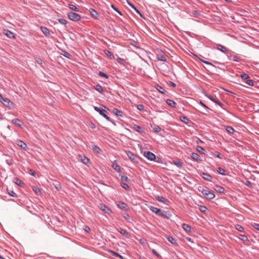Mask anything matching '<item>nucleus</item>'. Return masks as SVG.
I'll return each mask as SVG.
<instances>
[{"label":"nucleus","mask_w":259,"mask_h":259,"mask_svg":"<svg viewBox=\"0 0 259 259\" xmlns=\"http://www.w3.org/2000/svg\"><path fill=\"white\" fill-rule=\"evenodd\" d=\"M199 191H201L202 194L207 199L211 200L214 198L215 195L213 191H210L208 189H203L202 190L199 189Z\"/></svg>","instance_id":"f257e3e1"},{"label":"nucleus","mask_w":259,"mask_h":259,"mask_svg":"<svg viewBox=\"0 0 259 259\" xmlns=\"http://www.w3.org/2000/svg\"><path fill=\"white\" fill-rule=\"evenodd\" d=\"M125 153L129 158V159L131 160V161L134 163H139V157L138 156L135 155L132 152L130 151H125Z\"/></svg>","instance_id":"f03ea898"},{"label":"nucleus","mask_w":259,"mask_h":259,"mask_svg":"<svg viewBox=\"0 0 259 259\" xmlns=\"http://www.w3.org/2000/svg\"><path fill=\"white\" fill-rule=\"evenodd\" d=\"M67 16L69 19L73 21H78L81 19V16L73 12H69L67 13Z\"/></svg>","instance_id":"7ed1b4c3"},{"label":"nucleus","mask_w":259,"mask_h":259,"mask_svg":"<svg viewBox=\"0 0 259 259\" xmlns=\"http://www.w3.org/2000/svg\"><path fill=\"white\" fill-rule=\"evenodd\" d=\"M94 109L95 111L98 112L101 115H102L103 117H104L106 119H107L108 121L113 122L111 119L107 116L106 114L104 113V111H105V110L101 109L99 107L97 106H94Z\"/></svg>","instance_id":"20e7f679"},{"label":"nucleus","mask_w":259,"mask_h":259,"mask_svg":"<svg viewBox=\"0 0 259 259\" xmlns=\"http://www.w3.org/2000/svg\"><path fill=\"white\" fill-rule=\"evenodd\" d=\"M144 156L148 160L150 161H155L156 159L155 155L151 152L147 151L144 153Z\"/></svg>","instance_id":"39448f33"},{"label":"nucleus","mask_w":259,"mask_h":259,"mask_svg":"<svg viewBox=\"0 0 259 259\" xmlns=\"http://www.w3.org/2000/svg\"><path fill=\"white\" fill-rule=\"evenodd\" d=\"M159 217H163L164 218H166L167 219H169L171 216V214L168 211H164L160 210V212L159 213Z\"/></svg>","instance_id":"423d86ee"},{"label":"nucleus","mask_w":259,"mask_h":259,"mask_svg":"<svg viewBox=\"0 0 259 259\" xmlns=\"http://www.w3.org/2000/svg\"><path fill=\"white\" fill-rule=\"evenodd\" d=\"M206 97H207L209 100L212 101L213 102L215 103L217 105H218L219 106L222 107L223 106V103H222L218 99H217L216 98L213 97L212 96L208 94L205 95Z\"/></svg>","instance_id":"0eeeda50"},{"label":"nucleus","mask_w":259,"mask_h":259,"mask_svg":"<svg viewBox=\"0 0 259 259\" xmlns=\"http://www.w3.org/2000/svg\"><path fill=\"white\" fill-rule=\"evenodd\" d=\"M1 102L6 107H10L13 105V103L8 98H7L3 97L2 100H1Z\"/></svg>","instance_id":"6e6552de"},{"label":"nucleus","mask_w":259,"mask_h":259,"mask_svg":"<svg viewBox=\"0 0 259 259\" xmlns=\"http://www.w3.org/2000/svg\"><path fill=\"white\" fill-rule=\"evenodd\" d=\"M117 205L119 208L123 210H127L128 209V207L127 205L122 201H119L117 203Z\"/></svg>","instance_id":"1a4fd4ad"},{"label":"nucleus","mask_w":259,"mask_h":259,"mask_svg":"<svg viewBox=\"0 0 259 259\" xmlns=\"http://www.w3.org/2000/svg\"><path fill=\"white\" fill-rule=\"evenodd\" d=\"M99 207L101 210H102L106 213L109 214L111 212V209L108 207L106 205H105L104 204H100L99 205Z\"/></svg>","instance_id":"9d476101"},{"label":"nucleus","mask_w":259,"mask_h":259,"mask_svg":"<svg viewBox=\"0 0 259 259\" xmlns=\"http://www.w3.org/2000/svg\"><path fill=\"white\" fill-rule=\"evenodd\" d=\"M4 33L9 38L12 39L15 38V35L14 33L9 30L4 29Z\"/></svg>","instance_id":"9b49d317"},{"label":"nucleus","mask_w":259,"mask_h":259,"mask_svg":"<svg viewBox=\"0 0 259 259\" xmlns=\"http://www.w3.org/2000/svg\"><path fill=\"white\" fill-rule=\"evenodd\" d=\"M201 176L206 181L211 182L212 181V177L210 175L205 172H202L201 174Z\"/></svg>","instance_id":"f8f14e48"},{"label":"nucleus","mask_w":259,"mask_h":259,"mask_svg":"<svg viewBox=\"0 0 259 259\" xmlns=\"http://www.w3.org/2000/svg\"><path fill=\"white\" fill-rule=\"evenodd\" d=\"M17 145L24 150H26L27 149L26 144L21 140H18L17 141Z\"/></svg>","instance_id":"ddd939ff"},{"label":"nucleus","mask_w":259,"mask_h":259,"mask_svg":"<svg viewBox=\"0 0 259 259\" xmlns=\"http://www.w3.org/2000/svg\"><path fill=\"white\" fill-rule=\"evenodd\" d=\"M40 29L46 36H49L50 34L49 29L45 26H41Z\"/></svg>","instance_id":"4468645a"},{"label":"nucleus","mask_w":259,"mask_h":259,"mask_svg":"<svg viewBox=\"0 0 259 259\" xmlns=\"http://www.w3.org/2000/svg\"><path fill=\"white\" fill-rule=\"evenodd\" d=\"M213 189L216 191L217 192L221 193V194H224L225 193V189L224 187L219 186V185H215L214 186Z\"/></svg>","instance_id":"2eb2a0df"},{"label":"nucleus","mask_w":259,"mask_h":259,"mask_svg":"<svg viewBox=\"0 0 259 259\" xmlns=\"http://www.w3.org/2000/svg\"><path fill=\"white\" fill-rule=\"evenodd\" d=\"M89 12L92 16L95 19H98L99 17L98 13L94 9L91 8Z\"/></svg>","instance_id":"dca6fc26"},{"label":"nucleus","mask_w":259,"mask_h":259,"mask_svg":"<svg viewBox=\"0 0 259 259\" xmlns=\"http://www.w3.org/2000/svg\"><path fill=\"white\" fill-rule=\"evenodd\" d=\"M156 199L159 202H162L163 203L165 204H167V203L169 202V201L165 199L164 197H163L162 196H155Z\"/></svg>","instance_id":"f3484780"},{"label":"nucleus","mask_w":259,"mask_h":259,"mask_svg":"<svg viewBox=\"0 0 259 259\" xmlns=\"http://www.w3.org/2000/svg\"><path fill=\"white\" fill-rule=\"evenodd\" d=\"M166 239L167 240L170 242L172 245L176 246H178V244L177 242V240L176 239H175L174 238H173L172 236H168L166 237Z\"/></svg>","instance_id":"a211bd4d"},{"label":"nucleus","mask_w":259,"mask_h":259,"mask_svg":"<svg viewBox=\"0 0 259 259\" xmlns=\"http://www.w3.org/2000/svg\"><path fill=\"white\" fill-rule=\"evenodd\" d=\"M12 122L18 127H21L23 124L22 121L18 118L12 119Z\"/></svg>","instance_id":"6ab92c4d"},{"label":"nucleus","mask_w":259,"mask_h":259,"mask_svg":"<svg viewBox=\"0 0 259 259\" xmlns=\"http://www.w3.org/2000/svg\"><path fill=\"white\" fill-rule=\"evenodd\" d=\"M191 157L194 160L197 162L201 161L199 155L196 153L193 152L191 155Z\"/></svg>","instance_id":"aec40b11"},{"label":"nucleus","mask_w":259,"mask_h":259,"mask_svg":"<svg viewBox=\"0 0 259 259\" xmlns=\"http://www.w3.org/2000/svg\"><path fill=\"white\" fill-rule=\"evenodd\" d=\"M149 209L153 213L156 214V215H158L159 213L160 212V209L157 208L153 206H150L149 207Z\"/></svg>","instance_id":"412c9836"},{"label":"nucleus","mask_w":259,"mask_h":259,"mask_svg":"<svg viewBox=\"0 0 259 259\" xmlns=\"http://www.w3.org/2000/svg\"><path fill=\"white\" fill-rule=\"evenodd\" d=\"M117 231L120 234H121L123 236H124L127 238L129 237L130 234H129L128 232L127 231H126L125 230L123 229L122 228H119L117 229Z\"/></svg>","instance_id":"4be33fe9"},{"label":"nucleus","mask_w":259,"mask_h":259,"mask_svg":"<svg viewBox=\"0 0 259 259\" xmlns=\"http://www.w3.org/2000/svg\"><path fill=\"white\" fill-rule=\"evenodd\" d=\"M217 49L224 53H227L228 52L227 49L221 44L217 45Z\"/></svg>","instance_id":"5701e85b"},{"label":"nucleus","mask_w":259,"mask_h":259,"mask_svg":"<svg viewBox=\"0 0 259 259\" xmlns=\"http://www.w3.org/2000/svg\"><path fill=\"white\" fill-rule=\"evenodd\" d=\"M104 53L110 59H114L115 57L113 53H112L110 51L107 50H105L104 51Z\"/></svg>","instance_id":"b1692460"},{"label":"nucleus","mask_w":259,"mask_h":259,"mask_svg":"<svg viewBox=\"0 0 259 259\" xmlns=\"http://www.w3.org/2000/svg\"><path fill=\"white\" fill-rule=\"evenodd\" d=\"M166 103L167 105H168L169 106H170L171 107H176V103L174 101H173L171 99H167L166 100Z\"/></svg>","instance_id":"393cba45"},{"label":"nucleus","mask_w":259,"mask_h":259,"mask_svg":"<svg viewBox=\"0 0 259 259\" xmlns=\"http://www.w3.org/2000/svg\"><path fill=\"white\" fill-rule=\"evenodd\" d=\"M95 89L101 94L104 93V90L103 87L99 84L96 85L94 87Z\"/></svg>","instance_id":"a878e982"},{"label":"nucleus","mask_w":259,"mask_h":259,"mask_svg":"<svg viewBox=\"0 0 259 259\" xmlns=\"http://www.w3.org/2000/svg\"><path fill=\"white\" fill-rule=\"evenodd\" d=\"M182 228L186 232H190L191 230V227L188 224H182Z\"/></svg>","instance_id":"bb28decb"},{"label":"nucleus","mask_w":259,"mask_h":259,"mask_svg":"<svg viewBox=\"0 0 259 259\" xmlns=\"http://www.w3.org/2000/svg\"><path fill=\"white\" fill-rule=\"evenodd\" d=\"M172 163L178 167L181 168L183 166V162L180 160H173Z\"/></svg>","instance_id":"cd10ccee"},{"label":"nucleus","mask_w":259,"mask_h":259,"mask_svg":"<svg viewBox=\"0 0 259 259\" xmlns=\"http://www.w3.org/2000/svg\"><path fill=\"white\" fill-rule=\"evenodd\" d=\"M156 89L157 91H158L160 93L165 95L166 93V91L164 90V89L159 85H157L156 87Z\"/></svg>","instance_id":"c85d7f7f"},{"label":"nucleus","mask_w":259,"mask_h":259,"mask_svg":"<svg viewBox=\"0 0 259 259\" xmlns=\"http://www.w3.org/2000/svg\"><path fill=\"white\" fill-rule=\"evenodd\" d=\"M113 113L115 115H116L117 116H120V117L123 116V112L121 111H120L116 108H114L113 109Z\"/></svg>","instance_id":"c756f323"},{"label":"nucleus","mask_w":259,"mask_h":259,"mask_svg":"<svg viewBox=\"0 0 259 259\" xmlns=\"http://www.w3.org/2000/svg\"><path fill=\"white\" fill-rule=\"evenodd\" d=\"M92 150H93V151L97 153V154H99L100 153L101 151V149L97 145H93L92 146Z\"/></svg>","instance_id":"7c9ffc66"},{"label":"nucleus","mask_w":259,"mask_h":259,"mask_svg":"<svg viewBox=\"0 0 259 259\" xmlns=\"http://www.w3.org/2000/svg\"><path fill=\"white\" fill-rule=\"evenodd\" d=\"M14 182L16 185H17L19 186L22 187V186L24 185V183L18 178H15Z\"/></svg>","instance_id":"2f4dec72"},{"label":"nucleus","mask_w":259,"mask_h":259,"mask_svg":"<svg viewBox=\"0 0 259 259\" xmlns=\"http://www.w3.org/2000/svg\"><path fill=\"white\" fill-rule=\"evenodd\" d=\"M156 58L157 60L161 61H163V62L166 61V58L165 56L163 55H157Z\"/></svg>","instance_id":"473e14b6"},{"label":"nucleus","mask_w":259,"mask_h":259,"mask_svg":"<svg viewBox=\"0 0 259 259\" xmlns=\"http://www.w3.org/2000/svg\"><path fill=\"white\" fill-rule=\"evenodd\" d=\"M120 186H121V187L122 188H123L125 190L128 191V190H131L130 187H129V186L126 183L121 182L120 183Z\"/></svg>","instance_id":"72a5a7b5"},{"label":"nucleus","mask_w":259,"mask_h":259,"mask_svg":"<svg viewBox=\"0 0 259 259\" xmlns=\"http://www.w3.org/2000/svg\"><path fill=\"white\" fill-rule=\"evenodd\" d=\"M133 129L139 133H142L143 132L141 127L138 125H134Z\"/></svg>","instance_id":"f704fd0d"},{"label":"nucleus","mask_w":259,"mask_h":259,"mask_svg":"<svg viewBox=\"0 0 259 259\" xmlns=\"http://www.w3.org/2000/svg\"><path fill=\"white\" fill-rule=\"evenodd\" d=\"M180 119L181 120V121L185 123H188L189 121L188 117L184 115L180 116Z\"/></svg>","instance_id":"c9c22d12"},{"label":"nucleus","mask_w":259,"mask_h":259,"mask_svg":"<svg viewBox=\"0 0 259 259\" xmlns=\"http://www.w3.org/2000/svg\"><path fill=\"white\" fill-rule=\"evenodd\" d=\"M217 171L222 176H226V171L225 170L221 167H219L217 169Z\"/></svg>","instance_id":"e433bc0d"},{"label":"nucleus","mask_w":259,"mask_h":259,"mask_svg":"<svg viewBox=\"0 0 259 259\" xmlns=\"http://www.w3.org/2000/svg\"><path fill=\"white\" fill-rule=\"evenodd\" d=\"M199 209L201 212L204 213H205L208 210L207 208L204 205H199Z\"/></svg>","instance_id":"4c0bfd02"},{"label":"nucleus","mask_w":259,"mask_h":259,"mask_svg":"<svg viewBox=\"0 0 259 259\" xmlns=\"http://www.w3.org/2000/svg\"><path fill=\"white\" fill-rule=\"evenodd\" d=\"M68 7L72 10L75 11L76 12H79V9L74 5L69 4Z\"/></svg>","instance_id":"58836bf2"},{"label":"nucleus","mask_w":259,"mask_h":259,"mask_svg":"<svg viewBox=\"0 0 259 259\" xmlns=\"http://www.w3.org/2000/svg\"><path fill=\"white\" fill-rule=\"evenodd\" d=\"M235 229L240 232H244V228L239 224H237L235 226Z\"/></svg>","instance_id":"ea45409f"},{"label":"nucleus","mask_w":259,"mask_h":259,"mask_svg":"<svg viewBox=\"0 0 259 259\" xmlns=\"http://www.w3.org/2000/svg\"><path fill=\"white\" fill-rule=\"evenodd\" d=\"M121 182L129 183L130 182V179L126 176H121Z\"/></svg>","instance_id":"a19ab883"},{"label":"nucleus","mask_w":259,"mask_h":259,"mask_svg":"<svg viewBox=\"0 0 259 259\" xmlns=\"http://www.w3.org/2000/svg\"><path fill=\"white\" fill-rule=\"evenodd\" d=\"M153 131L155 133H158L161 131V127L155 124L153 127Z\"/></svg>","instance_id":"79ce46f5"},{"label":"nucleus","mask_w":259,"mask_h":259,"mask_svg":"<svg viewBox=\"0 0 259 259\" xmlns=\"http://www.w3.org/2000/svg\"><path fill=\"white\" fill-rule=\"evenodd\" d=\"M61 54L63 56H64L65 57H66L67 58H68V59H70L71 58V55L68 52H67L66 51H63L62 53H61Z\"/></svg>","instance_id":"37998d69"},{"label":"nucleus","mask_w":259,"mask_h":259,"mask_svg":"<svg viewBox=\"0 0 259 259\" xmlns=\"http://www.w3.org/2000/svg\"><path fill=\"white\" fill-rule=\"evenodd\" d=\"M112 167L117 172H120L121 170V167L117 164H113Z\"/></svg>","instance_id":"c03bdc74"},{"label":"nucleus","mask_w":259,"mask_h":259,"mask_svg":"<svg viewBox=\"0 0 259 259\" xmlns=\"http://www.w3.org/2000/svg\"><path fill=\"white\" fill-rule=\"evenodd\" d=\"M81 161L84 164L87 165L90 162V159L88 157L83 156V157L81 158Z\"/></svg>","instance_id":"a18cd8bd"},{"label":"nucleus","mask_w":259,"mask_h":259,"mask_svg":"<svg viewBox=\"0 0 259 259\" xmlns=\"http://www.w3.org/2000/svg\"><path fill=\"white\" fill-rule=\"evenodd\" d=\"M239 238L243 242H246L248 240L247 236L245 235H240V237H239Z\"/></svg>","instance_id":"49530a36"},{"label":"nucleus","mask_w":259,"mask_h":259,"mask_svg":"<svg viewBox=\"0 0 259 259\" xmlns=\"http://www.w3.org/2000/svg\"><path fill=\"white\" fill-rule=\"evenodd\" d=\"M226 130L230 134H232L234 131V128L230 126H227Z\"/></svg>","instance_id":"de8ad7c7"},{"label":"nucleus","mask_w":259,"mask_h":259,"mask_svg":"<svg viewBox=\"0 0 259 259\" xmlns=\"http://www.w3.org/2000/svg\"><path fill=\"white\" fill-rule=\"evenodd\" d=\"M58 21L63 25H66L67 23V21L63 18H59L58 19Z\"/></svg>","instance_id":"09e8293b"},{"label":"nucleus","mask_w":259,"mask_h":259,"mask_svg":"<svg viewBox=\"0 0 259 259\" xmlns=\"http://www.w3.org/2000/svg\"><path fill=\"white\" fill-rule=\"evenodd\" d=\"M33 190L36 194H40L41 193V191L39 188L36 187H34L33 188Z\"/></svg>","instance_id":"8fccbe9b"},{"label":"nucleus","mask_w":259,"mask_h":259,"mask_svg":"<svg viewBox=\"0 0 259 259\" xmlns=\"http://www.w3.org/2000/svg\"><path fill=\"white\" fill-rule=\"evenodd\" d=\"M196 150L201 154H203V151H204V148L200 146H197L196 147Z\"/></svg>","instance_id":"3c124183"},{"label":"nucleus","mask_w":259,"mask_h":259,"mask_svg":"<svg viewBox=\"0 0 259 259\" xmlns=\"http://www.w3.org/2000/svg\"><path fill=\"white\" fill-rule=\"evenodd\" d=\"M98 74L100 76L104 77L106 78H108V77H109V76L107 74H106V73H104L102 71H99Z\"/></svg>","instance_id":"603ef678"},{"label":"nucleus","mask_w":259,"mask_h":259,"mask_svg":"<svg viewBox=\"0 0 259 259\" xmlns=\"http://www.w3.org/2000/svg\"><path fill=\"white\" fill-rule=\"evenodd\" d=\"M117 61L120 64H124L125 61L123 59L120 57H117L116 59Z\"/></svg>","instance_id":"864d4df0"},{"label":"nucleus","mask_w":259,"mask_h":259,"mask_svg":"<svg viewBox=\"0 0 259 259\" xmlns=\"http://www.w3.org/2000/svg\"><path fill=\"white\" fill-rule=\"evenodd\" d=\"M240 77L242 79H248L249 76V75L246 74V73H243L242 74H241L240 75Z\"/></svg>","instance_id":"5fc2aeb1"},{"label":"nucleus","mask_w":259,"mask_h":259,"mask_svg":"<svg viewBox=\"0 0 259 259\" xmlns=\"http://www.w3.org/2000/svg\"><path fill=\"white\" fill-rule=\"evenodd\" d=\"M246 83L249 85L253 86L254 85V82L252 79H248L245 81Z\"/></svg>","instance_id":"6e6d98bb"},{"label":"nucleus","mask_w":259,"mask_h":259,"mask_svg":"<svg viewBox=\"0 0 259 259\" xmlns=\"http://www.w3.org/2000/svg\"><path fill=\"white\" fill-rule=\"evenodd\" d=\"M214 155L215 156H216L217 157L220 158V159H222L223 158V156L219 152H215V153H214Z\"/></svg>","instance_id":"4d7b16f0"},{"label":"nucleus","mask_w":259,"mask_h":259,"mask_svg":"<svg viewBox=\"0 0 259 259\" xmlns=\"http://www.w3.org/2000/svg\"><path fill=\"white\" fill-rule=\"evenodd\" d=\"M111 253H112L114 255H115V256H117V257H119V258H121V259H123V256H122L121 255L119 254V253H116V252H114V251H111Z\"/></svg>","instance_id":"13d9d810"},{"label":"nucleus","mask_w":259,"mask_h":259,"mask_svg":"<svg viewBox=\"0 0 259 259\" xmlns=\"http://www.w3.org/2000/svg\"><path fill=\"white\" fill-rule=\"evenodd\" d=\"M122 216L124 219H125L126 220H128L130 219L129 214H127V213H123V214H122Z\"/></svg>","instance_id":"bf43d9fd"},{"label":"nucleus","mask_w":259,"mask_h":259,"mask_svg":"<svg viewBox=\"0 0 259 259\" xmlns=\"http://www.w3.org/2000/svg\"><path fill=\"white\" fill-rule=\"evenodd\" d=\"M130 5L131 6V7H132V8H133V9L135 10V11H136L137 13L139 14L141 16H142L141 13L140 12V11H139V10H138V9H137L135 7V6H134V5H133V4H130Z\"/></svg>","instance_id":"052dcab7"},{"label":"nucleus","mask_w":259,"mask_h":259,"mask_svg":"<svg viewBox=\"0 0 259 259\" xmlns=\"http://www.w3.org/2000/svg\"><path fill=\"white\" fill-rule=\"evenodd\" d=\"M8 194L10 196H11L12 197H16V196H17L16 193L14 191H13L12 190L8 191Z\"/></svg>","instance_id":"680f3d73"},{"label":"nucleus","mask_w":259,"mask_h":259,"mask_svg":"<svg viewBox=\"0 0 259 259\" xmlns=\"http://www.w3.org/2000/svg\"><path fill=\"white\" fill-rule=\"evenodd\" d=\"M233 60L235 62H240L241 60V59L237 56H234L233 57Z\"/></svg>","instance_id":"e2e57ef3"},{"label":"nucleus","mask_w":259,"mask_h":259,"mask_svg":"<svg viewBox=\"0 0 259 259\" xmlns=\"http://www.w3.org/2000/svg\"><path fill=\"white\" fill-rule=\"evenodd\" d=\"M35 62L36 63H37L39 65H41L42 64V60L40 58H36L35 59Z\"/></svg>","instance_id":"0e129e2a"},{"label":"nucleus","mask_w":259,"mask_h":259,"mask_svg":"<svg viewBox=\"0 0 259 259\" xmlns=\"http://www.w3.org/2000/svg\"><path fill=\"white\" fill-rule=\"evenodd\" d=\"M252 226L254 229H255L257 231H259V224L254 223L252 224Z\"/></svg>","instance_id":"69168bd1"},{"label":"nucleus","mask_w":259,"mask_h":259,"mask_svg":"<svg viewBox=\"0 0 259 259\" xmlns=\"http://www.w3.org/2000/svg\"><path fill=\"white\" fill-rule=\"evenodd\" d=\"M137 108L138 110L142 111L144 110V106L142 104L137 105Z\"/></svg>","instance_id":"338daca9"},{"label":"nucleus","mask_w":259,"mask_h":259,"mask_svg":"<svg viewBox=\"0 0 259 259\" xmlns=\"http://www.w3.org/2000/svg\"><path fill=\"white\" fill-rule=\"evenodd\" d=\"M29 172L31 176L33 177L35 176L36 172L32 170V169H29Z\"/></svg>","instance_id":"774afa93"}]
</instances>
